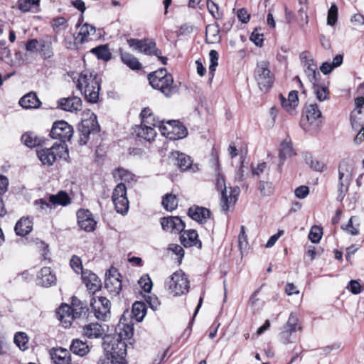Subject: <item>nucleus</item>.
I'll return each mask as SVG.
<instances>
[{"instance_id": "b1692460", "label": "nucleus", "mask_w": 364, "mask_h": 364, "mask_svg": "<svg viewBox=\"0 0 364 364\" xmlns=\"http://www.w3.org/2000/svg\"><path fill=\"white\" fill-rule=\"evenodd\" d=\"M50 355L54 364H71V355L69 351L65 348H53Z\"/></svg>"}, {"instance_id": "774afa93", "label": "nucleus", "mask_w": 364, "mask_h": 364, "mask_svg": "<svg viewBox=\"0 0 364 364\" xmlns=\"http://www.w3.org/2000/svg\"><path fill=\"white\" fill-rule=\"evenodd\" d=\"M168 250L178 256V261H181L184 256V250L181 245L177 244H171L168 245Z\"/></svg>"}, {"instance_id": "a19ab883", "label": "nucleus", "mask_w": 364, "mask_h": 364, "mask_svg": "<svg viewBox=\"0 0 364 364\" xmlns=\"http://www.w3.org/2000/svg\"><path fill=\"white\" fill-rule=\"evenodd\" d=\"M90 52L95 54L98 59L108 61L112 57L107 45H101L92 48Z\"/></svg>"}, {"instance_id": "9d476101", "label": "nucleus", "mask_w": 364, "mask_h": 364, "mask_svg": "<svg viewBox=\"0 0 364 364\" xmlns=\"http://www.w3.org/2000/svg\"><path fill=\"white\" fill-rule=\"evenodd\" d=\"M90 306L95 316L98 320L105 321L110 314L111 303L105 296H94L90 301Z\"/></svg>"}, {"instance_id": "5fc2aeb1", "label": "nucleus", "mask_w": 364, "mask_h": 364, "mask_svg": "<svg viewBox=\"0 0 364 364\" xmlns=\"http://www.w3.org/2000/svg\"><path fill=\"white\" fill-rule=\"evenodd\" d=\"M298 322L299 319L297 315L294 313H291L288 321L284 327L286 328V329L296 332L297 329H301V327L298 326Z\"/></svg>"}, {"instance_id": "7ed1b4c3", "label": "nucleus", "mask_w": 364, "mask_h": 364, "mask_svg": "<svg viewBox=\"0 0 364 364\" xmlns=\"http://www.w3.org/2000/svg\"><path fill=\"white\" fill-rule=\"evenodd\" d=\"M354 163L350 159L343 160L338 166V183L337 200L342 201L348 191L353 179Z\"/></svg>"}, {"instance_id": "c9c22d12", "label": "nucleus", "mask_w": 364, "mask_h": 364, "mask_svg": "<svg viewBox=\"0 0 364 364\" xmlns=\"http://www.w3.org/2000/svg\"><path fill=\"white\" fill-rule=\"evenodd\" d=\"M70 350L74 354L81 357L86 355L90 351V348L87 343L83 342L80 339L73 340Z\"/></svg>"}, {"instance_id": "20e7f679", "label": "nucleus", "mask_w": 364, "mask_h": 364, "mask_svg": "<svg viewBox=\"0 0 364 364\" xmlns=\"http://www.w3.org/2000/svg\"><path fill=\"white\" fill-rule=\"evenodd\" d=\"M37 156L43 165L52 166L58 158L66 159L69 153L68 147L63 143H55L50 148H39Z\"/></svg>"}, {"instance_id": "e2e57ef3", "label": "nucleus", "mask_w": 364, "mask_h": 364, "mask_svg": "<svg viewBox=\"0 0 364 364\" xmlns=\"http://www.w3.org/2000/svg\"><path fill=\"white\" fill-rule=\"evenodd\" d=\"M207 7L211 15L215 18L219 19L221 18L222 14L219 12L218 6L213 1L208 0Z\"/></svg>"}, {"instance_id": "680f3d73", "label": "nucleus", "mask_w": 364, "mask_h": 364, "mask_svg": "<svg viewBox=\"0 0 364 364\" xmlns=\"http://www.w3.org/2000/svg\"><path fill=\"white\" fill-rule=\"evenodd\" d=\"M40 52L41 55L44 59L50 58L53 55V48L50 43H41Z\"/></svg>"}, {"instance_id": "473e14b6", "label": "nucleus", "mask_w": 364, "mask_h": 364, "mask_svg": "<svg viewBox=\"0 0 364 364\" xmlns=\"http://www.w3.org/2000/svg\"><path fill=\"white\" fill-rule=\"evenodd\" d=\"M70 306L75 318L85 316L88 311L87 305L75 296L72 297Z\"/></svg>"}, {"instance_id": "de8ad7c7", "label": "nucleus", "mask_w": 364, "mask_h": 364, "mask_svg": "<svg viewBox=\"0 0 364 364\" xmlns=\"http://www.w3.org/2000/svg\"><path fill=\"white\" fill-rule=\"evenodd\" d=\"M14 341L21 350L28 348V337L24 332H17L14 336Z\"/></svg>"}, {"instance_id": "f257e3e1", "label": "nucleus", "mask_w": 364, "mask_h": 364, "mask_svg": "<svg viewBox=\"0 0 364 364\" xmlns=\"http://www.w3.org/2000/svg\"><path fill=\"white\" fill-rule=\"evenodd\" d=\"M77 87L88 102L97 101L100 85L97 75L93 72L88 70L82 72L77 80Z\"/></svg>"}, {"instance_id": "4d7b16f0", "label": "nucleus", "mask_w": 364, "mask_h": 364, "mask_svg": "<svg viewBox=\"0 0 364 364\" xmlns=\"http://www.w3.org/2000/svg\"><path fill=\"white\" fill-rule=\"evenodd\" d=\"M338 18V7L336 4H332L328 11L327 23L333 26Z\"/></svg>"}, {"instance_id": "6ab92c4d", "label": "nucleus", "mask_w": 364, "mask_h": 364, "mask_svg": "<svg viewBox=\"0 0 364 364\" xmlns=\"http://www.w3.org/2000/svg\"><path fill=\"white\" fill-rule=\"evenodd\" d=\"M82 279L87 290L92 294H95L100 290L102 287L101 280L92 272L87 271L82 272Z\"/></svg>"}, {"instance_id": "f704fd0d", "label": "nucleus", "mask_w": 364, "mask_h": 364, "mask_svg": "<svg viewBox=\"0 0 364 364\" xmlns=\"http://www.w3.org/2000/svg\"><path fill=\"white\" fill-rule=\"evenodd\" d=\"M112 174L115 181H122L128 183L136 181L135 175L124 168H116Z\"/></svg>"}, {"instance_id": "69168bd1", "label": "nucleus", "mask_w": 364, "mask_h": 364, "mask_svg": "<svg viewBox=\"0 0 364 364\" xmlns=\"http://www.w3.org/2000/svg\"><path fill=\"white\" fill-rule=\"evenodd\" d=\"M127 196V188L124 183H119L113 191L112 198L119 197L122 198L123 196Z\"/></svg>"}, {"instance_id": "052dcab7", "label": "nucleus", "mask_w": 364, "mask_h": 364, "mask_svg": "<svg viewBox=\"0 0 364 364\" xmlns=\"http://www.w3.org/2000/svg\"><path fill=\"white\" fill-rule=\"evenodd\" d=\"M139 284L145 292H150L152 289V282L149 275H143L139 280Z\"/></svg>"}, {"instance_id": "37998d69", "label": "nucleus", "mask_w": 364, "mask_h": 364, "mask_svg": "<svg viewBox=\"0 0 364 364\" xmlns=\"http://www.w3.org/2000/svg\"><path fill=\"white\" fill-rule=\"evenodd\" d=\"M50 202L53 205H60L65 206L70 203L69 196L64 191H60L56 195L50 196Z\"/></svg>"}, {"instance_id": "2eb2a0df", "label": "nucleus", "mask_w": 364, "mask_h": 364, "mask_svg": "<svg viewBox=\"0 0 364 364\" xmlns=\"http://www.w3.org/2000/svg\"><path fill=\"white\" fill-rule=\"evenodd\" d=\"M161 225L164 231L171 233H181L185 228L184 223L177 216L162 218L161 219Z\"/></svg>"}, {"instance_id": "f3484780", "label": "nucleus", "mask_w": 364, "mask_h": 364, "mask_svg": "<svg viewBox=\"0 0 364 364\" xmlns=\"http://www.w3.org/2000/svg\"><path fill=\"white\" fill-rule=\"evenodd\" d=\"M77 223L81 229L86 232H91L95 230L96 221L88 210H79L77 213Z\"/></svg>"}, {"instance_id": "f8f14e48", "label": "nucleus", "mask_w": 364, "mask_h": 364, "mask_svg": "<svg viewBox=\"0 0 364 364\" xmlns=\"http://www.w3.org/2000/svg\"><path fill=\"white\" fill-rule=\"evenodd\" d=\"M98 127L97 117L95 114L92 113L89 118L82 119L78 127L80 132V144H86L90 134L93 132L97 131Z\"/></svg>"}, {"instance_id": "72a5a7b5", "label": "nucleus", "mask_w": 364, "mask_h": 364, "mask_svg": "<svg viewBox=\"0 0 364 364\" xmlns=\"http://www.w3.org/2000/svg\"><path fill=\"white\" fill-rule=\"evenodd\" d=\"M104 330L97 323H92L83 328V333L88 338H97L103 335Z\"/></svg>"}, {"instance_id": "393cba45", "label": "nucleus", "mask_w": 364, "mask_h": 364, "mask_svg": "<svg viewBox=\"0 0 364 364\" xmlns=\"http://www.w3.org/2000/svg\"><path fill=\"white\" fill-rule=\"evenodd\" d=\"M144 124V123H141L139 126H136L134 128V132L137 136L143 138L146 141L153 140L156 135V132L154 130V127L156 126H154L151 124ZM157 127L159 128V126Z\"/></svg>"}, {"instance_id": "cd10ccee", "label": "nucleus", "mask_w": 364, "mask_h": 364, "mask_svg": "<svg viewBox=\"0 0 364 364\" xmlns=\"http://www.w3.org/2000/svg\"><path fill=\"white\" fill-rule=\"evenodd\" d=\"M188 214L193 220L203 223L210 218V212L205 208L193 206L188 209Z\"/></svg>"}, {"instance_id": "9b49d317", "label": "nucleus", "mask_w": 364, "mask_h": 364, "mask_svg": "<svg viewBox=\"0 0 364 364\" xmlns=\"http://www.w3.org/2000/svg\"><path fill=\"white\" fill-rule=\"evenodd\" d=\"M73 128L64 120L53 123L50 135L53 139H59L63 144L70 141L73 134Z\"/></svg>"}, {"instance_id": "a211bd4d", "label": "nucleus", "mask_w": 364, "mask_h": 364, "mask_svg": "<svg viewBox=\"0 0 364 364\" xmlns=\"http://www.w3.org/2000/svg\"><path fill=\"white\" fill-rule=\"evenodd\" d=\"M95 27L89 23H84L80 27L77 36L75 38L74 44L76 46H81L85 42L92 40L95 36Z\"/></svg>"}, {"instance_id": "8fccbe9b", "label": "nucleus", "mask_w": 364, "mask_h": 364, "mask_svg": "<svg viewBox=\"0 0 364 364\" xmlns=\"http://www.w3.org/2000/svg\"><path fill=\"white\" fill-rule=\"evenodd\" d=\"M140 52L146 55H159V50L156 48V43L152 41H143Z\"/></svg>"}, {"instance_id": "6e6552de", "label": "nucleus", "mask_w": 364, "mask_h": 364, "mask_svg": "<svg viewBox=\"0 0 364 364\" xmlns=\"http://www.w3.org/2000/svg\"><path fill=\"white\" fill-rule=\"evenodd\" d=\"M102 346L107 355L112 358L119 357L124 358L127 354V344L122 339V336L117 337L107 336L102 343Z\"/></svg>"}, {"instance_id": "79ce46f5", "label": "nucleus", "mask_w": 364, "mask_h": 364, "mask_svg": "<svg viewBox=\"0 0 364 364\" xmlns=\"http://www.w3.org/2000/svg\"><path fill=\"white\" fill-rule=\"evenodd\" d=\"M132 316L136 321H141L146 314V305L143 302L136 301L132 306Z\"/></svg>"}, {"instance_id": "39448f33", "label": "nucleus", "mask_w": 364, "mask_h": 364, "mask_svg": "<svg viewBox=\"0 0 364 364\" xmlns=\"http://www.w3.org/2000/svg\"><path fill=\"white\" fill-rule=\"evenodd\" d=\"M215 186L218 191H220V208L223 212H228V210L235 205L237 200L240 190L239 187L230 188L228 192L225 181L223 176L220 173L217 175Z\"/></svg>"}, {"instance_id": "2f4dec72", "label": "nucleus", "mask_w": 364, "mask_h": 364, "mask_svg": "<svg viewBox=\"0 0 364 364\" xmlns=\"http://www.w3.org/2000/svg\"><path fill=\"white\" fill-rule=\"evenodd\" d=\"M16 5L23 13H37L40 11V0H18Z\"/></svg>"}, {"instance_id": "c03bdc74", "label": "nucleus", "mask_w": 364, "mask_h": 364, "mask_svg": "<svg viewBox=\"0 0 364 364\" xmlns=\"http://www.w3.org/2000/svg\"><path fill=\"white\" fill-rule=\"evenodd\" d=\"M141 122L144 124H151L154 126H160L161 124H163V121H160L159 119H156L153 116L151 111L149 108H144L141 112Z\"/></svg>"}, {"instance_id": "c756f323", "label": "nucleus", "mask_w": 364, "mask_h": 364, "mask_svg": "<svg viewBox=\"0 0 364 364\" xmlns=\"http://www.w3.org/2000/svg\"><path fill=\"white\" fill-rule=\"evenodd\" d=\"M18 103L24 109H36L41 104L36 94L33 92H28L23 96Z\"/></svg>"}, {"instance_id": "58836bf2", "label": "nucleus", "mask_w": 364, "mask_h": 364, "mask_svg": "<svg viewBox=\"0 0 364 364\" xmlns=\"http://www.w3.org/2000/svg\"><path fill=\"white\" fill-rule=\"evenodd\" d=\"M115 210L117 213L124 215L127 213L129 209V200L127 196L122 198H112Z\"/></svg>"}, {"instance_id": "423d86ee", "label": "nucleus", "mask_w": 364, "mask_h": 364, "mask_svg": "<svg viewBox=\"0 0 364 364\" xmlns=\"http://www.w3.org/2000/svg\"><path fill=\"white\" fill-rule=\"evenodd\" d=\"M165 287L169 294L174 296L186 294L188 292L190 282L186 274L178 270L173 272L165 282Z\"/></svg>"}, {"instance_id": "bb28decb", "label": "nucleus", "mask_w": 364, "mask_h": 364, "mask_svg": "<svg viewBox=\"0 0 364 364\" xmlns=\"http://www.w3.org/2000/svg\"><path fill=\"white\" fill-rule=\"evenodd\" d=\"M173 155L176 156V161L177 166L181 171H191L192 172H196L198 170L197 165H193L191 157L188 155H186L183 153H173Z\"/></svg>"}, {"instance_id": "864d4df0", "label": "nucleus", "mask_w": 364, "mask_h": 364, "mask_svg": "<svg viewBox=\"0 0 364 364\" xmlns=\"http://www.w3.org/2000/svg\"><path fill=\"white\" fill-rule=\"evenodd\" d=\"M247 236L245 234V226L242 225L240 232L238 236V247L242 255H243V252L247 250Z\"/></svg>"}, {"instance_id": "f03ea898", "label": "nucleus", "mask_w": 364, "mask_h": 364, "mask_svg": "<svg viewBox=\"0 0 364 364\" xmlns=\"http://www.w3.org/2000/svg\"><path fill=\"white\" fill-rule=\"evenodd\" d=\"M149 84L164 96L170 97L178 91V87L174 84L173 76L167 73L165 68H161L150 73L148 76Z\"/></svg>"}, {"instance_id": "dca6fc26", "label": "nucleus", "mask_w": 364, "mask_h": 364, "mask_svg": "<svg viewBox=\"0 0 364 364\" xmlns=\"http://www.w3.org/2000/svg\"><path fill=\"white\" fill-rule=\"evenodd\" d=\"M355 107L352 111L350 115L351 125L353 129H358L364 124V116L363 109H364V97H359L355 100Z\"/></svg>"}, {"instance_id": "0eeeda50", "label": "nucleus", "mask_w": 364, "mask_h": 364, "mask_svg": "<svg viewBox=\"0 0 364 364\" xmlns=\"http://www.w3.org/2000/svg\"><path fill=\"white\" fill-rule=\"evenodd\" d=\"M255 79L262 91H266L272 87L274 75L270 71L269 62L261 61L257 63L255 70Z\"/></svg>"}, {"instance_id": "3c124183", "label": "nucleus", "mask_w": 364, "mask_h": 364, "mask_svg": "<svg viewBox=\"0 0 364 364\" xmlns=\"http://www.w3.org/2000/svg\"><path fill=\"white\" fill-rule=\"evenodd\" d=\"M316 97L319 101H323L328 97V88L325 86L320 85L318 82L311 85Z\"/></svg>"}, {"instance_id": "338daca9", "label": "nucleus", "mask_w": 364, "mask_h": 364, "mask_svg": "<svg viewBox=\"0 0 364 364\" xmlns=\"http://www.w3.org/2000/svg\"><path fill=\"white\" fill-rule=\"evenodd\" d=\"M294 332V331L286 329V328L284 327L283 331L279 334L281 341L284 344L293 343L294 341L292 340L291 334Z\"/></svg>"}, {"instance_id": "1a4fd4ad", "label": "nucleus", "mask_w": 364, "mask_h": 364, "mask_svg": "<svg viewBox=\"0 0 364 364\" xmlns=\"http://www.w3.org/2000/svg\"><path fill=\"white\" fill-rule=\"evenodd\" d=\"M159 130L164 136L171 140L181 139L188 134L186 128L178 121L168 122L166 125L161 124Z\"/></svg>"}, {"instance_id": "09e8293b", "label": "nucleus", "mask_w": 364, "mask_h": 364, "mask_svg": "<svg viewBox=\"0 0 364 364\" xmlns=\"http://www.w3.org/2000/svg\"><path fill=\"white\" fill-rule=\"evenodd\" d=\"M21 141L28 147H34L41 143V139H38L34 133L29 132L25 133L21 136Z\"/></svg>"}, {"instance_id": "a18cd8bd", "label": "nucleus", "mask_w": 364, "mask_h": 364, "mask_svg": "<svg viewBox=\"0 0 364 364\" xmlns=\"http://www.w3.org/2000/svg\"><path fill=\"white\" fill-rule=\"evenodd\" d=\"M161 203L165 210L171 212L177 208L178 199L176 195L168 193L163 198Z\"/></svg>"}, {"instance_id": "e433bc0d", "label": "nucleus", "mask_w": 364, "mask_h": 364, "mask_svg": "<svg viewBox=\"0 0 364 364\" xmlns=\"http://www.w3.org/2000/svg\"><path fill=\"white\" fill-rule=\"evenodd\" d=\"M121 59L122 62L126 64L132 70H139L141 68V63L137 58L133 55L121 51Z\"/></svg>"}, {"instance_id": "c85d7f7f", "label": "nucleus", "mask_w": 364, "mask_h": 364, "mask_svg": "<svg viewBox=\"0 0 364 364\" xmlns=\"http://www.w3.org/2000/svg\"><path fill=\"white\" fill-rule=\"evenodd\" d=\"M305 117L311 124L318 125L321 117V112L316 104H310L305 107Z\"/></svg>"}, {"instance_id": "ea45409f", "label": "nucleus", "mask_w": 364, "mask_h": 364, "mask_svg": "<svg viewBox=\"0 0 364 364\" xmlns=\"http://www.w3.org/2000/svg\"><path fill=\"white\" fill-rule=\"evenodd\" d=\"M206 41L209 43H215L220 40V31L218 26L209 25L205 29Z\"/></svg>"}, {"instance_id": "ddd939ff", "label": "nucleus", "mask_w": 364, "mask_h": 364, "mask_svg": "<svg viewBox=\"0 0 364 364\" xmlns=\"http://www.w3.org/2000/svg\"><path fill=\"white\" fill-rule=\"evenodd\" d=\"M98 127L97 117L95 114L92 113L89 118L82 119L78 127L80 132V144H86L90 134L93 132L97 131Z\"/></svg>"}, {"instance_id": "bf43d9fd", "label": "nucleus", "mask_w": 364, "mask_h": 364, "mask_svg": "<svg viewBox=\"0 0 364 364\" xmlns=\"http://www.w3.org/2000/svg\"><path fill=\"white\" fill-rule=\"evenodd\" d=\"M355 219V217H351L346 227L343 228L344 230L351 235H357L359 234V224H353Z\"/></svg>"}, {"instance_id": "4468645a", "label": "nucleus", "mask_w": 364, "mask_h": 364, "mask_svg": "<svg viewBox=\"0 0 364 364\" xmlns=\"http://www.w3.org/2000/svg\"><path fill=\"white\" fill-rule=\"evenodd\" d=\"M119 277L120 274L117 269H109L108 274H106L105 287L110 294L115 296L122 290V284Z\"/></svg>"}, {"instance_id": "13d9d810", "label": "nucleus", "mask_w": 364, "mask_h": 364, "mask_svg": "<svg viewBox=\"0 0 364 364\" xmlns=\"http://www.w3.org/2000/svg\"><path fill=\"white\" fill-rule=\"evenodd\" d=\"M209 58H210V65H209V70L210 73L213 75V73L216 70V67L218 66V53L215 50H211L209 53Z\"/></svg>"}, {"instance_id": "7c9ffc66", "label": "nucleus", "mask_w": 364, "mask_h": 364, "mask_svg": "<svg viewBox=\"0 0 364 364\" xmlns=\"http://www.w3.org/2000/svg\"><path fill=\"white\" fill-rule=\"evenodd\" d=\"M33 230V222L28 217H22L16 224L14 230L17 235L26 236Z\"/></svg>"}, {"instance_id": "4be33fe9", "label": "nucleus", "mask_w": 364, "mask_h": 364, "mask_svg": "<svg viewBox=\"0 0 364 364\" xmlns=\"http://www.w3.org/2000/svg\"><path fill=\"white\" fill-rule=\"evenodd\" d=\"M58 103L60 109L67 112H77L82 108V100L78 97L63 98Z\"/></svg>"}, {"instance_id": "4c0bfd02", "label": "nucleus", "mask_w": 364, "mask_h": 364, "mask_svg": "<svg viewBox=\"0 0 364 364\" xmlns=\"http://www.w3.org/2000/svg\"><path fill=\"white\" fill-rule=\"evenodd\" d=\"M304 67V73L309 79L311 84L318 82V77L321 76L320 73L317 70V65L314 63H311Z\"/></svg>"}, {"instance_id": "412c9836", "label": "nucleus", "mask_w": 364, "mask_h": 364, "mask_svg": "<svg viewBox=\"0 0 364 364\" xmlns=\"http://www.w3.org/2000/svg\"><path fill=\"white\" fill-rule=\"evenodd\" d=\"M198 235L196 230H188L181 233L180 240L181 244L186 247L197 246L200 249L202 243L198 239Z\"/></svg>"}, {"instance_id": "603ef678", "label": "nucleus", "mask_w": 364, "mask_h": 364, "mask_svg": "<svg viewBox=\"0 0 364 364\" xmlns=\"http://www.w3.org/2000/svg\"><path fill=\"white\" fill-rule=\"evenodd\" d=\"M260 193L264 196H269L274 193V186L271 182L261 181L258 187Z\"/></svg>"}, {"instance_id": "0e129e2a", "label": "nucleus", "mask_w": 364, "mask_h": 364, "mask_svg": "<svg viewBox=\"0 0 364 364\" xmlns=\"http://www.w3.org/2000/svg\"><path fill=\"white\" fill-rule=\"evenodd\" d=\"M70 267L72 269L76 272H82V261L80 257L77 256H73L70 262Z\"/></svg>"}, {"instance_id": "6e6d98bb", "label": "nucleus", "mask_w": 364, "mask_h": 364, "mask_svg": "<svg viewBox=\"0 0 364 364\" xmlns=\"http://www.w3.org/2000/svg\"><path fill=\"white\" fill-rule=\"evenodd\" d=\"M322 234V229L320 227L315 225L311 228L309 238L313 243H318L321 238Z\"/></svg>"}, {"instance_id": "49530a36", "label": "nucleus", "mask_w": 364, "mask_h": 364, "mask_svg": "<svg viewBox=\"0 0 364 364\" xmlns=\"http://www.w3.org/2000/svg\"><path fill=\"white\" fill-rule=\"evenodd\" d=\"M294 154L291 141L285 139L280 145L279 158L282 160H285Z\"/></svg>"}, {"instance_id": "5701e85b", "label": "nucleus", "mask_w": 364, "mask_h": 364, "mask_svg": "<svg viewBox=\"0 0 364 364\" xmlns=\"http://www.w3.org/2000/svg\"><path fill=\"white\" fill-rule=\"evenodd\" d=\"M279 97L282 107L287 112L293 114L294 110L299 104L298 92L296 90L289 92L287 98L284 97L282 95H279Z\"/></svg>"}, {"instance_id": "aec40b11", "label": "nucleus", "mask_w": 364, "mask_h": 364, "mask_svg": "<svg viewBox=\"0 0 364 364\" xmlns=\"http://www.w3.org/2000/svg\"><path fill=\"white\" fill-rule=\"evenodd\" d=\"M56 314L58 320L60 321L65 328L70 327L75 319L71 306L66 304H62Z\"/></svg>"}, {"instance_id": "a878e982", "label": "nucleus", "mask_w": 364, "mask_h": 364, "mask_svg": "<svg viewBox=\"0 0 364 364\" xmlns=\"http://www.w3.org/2000/svg\"><path fill=\"white\" fill-rule=\"evenodd\" d=\"M56 277L50 267H43L38 276V284L43 287H49L55 284Z\"/></svg>"}]
</instances>
